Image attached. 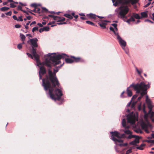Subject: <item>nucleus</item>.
<instances>
[{"label": "nucleus", "mask_w": 154, "mask_h": 154, "mask_svg": "<svg viewBox=\"0 0 154 154\" xmlns=\"http://www.w3.org/2000/svg\"><path fill=\"white\" fill-rule=\"evenodd\" d=\"M46 72V69L43 66H41L40 67V70L39 71L40 79H42V75L45 73Z\"/></svg>", "instance_id": "13"}, {"label": "nucleus", "mask_w": 154, "mask_h": 154, "mask_svg": "<svg viewBox=\"0 0 154 154\" xmlns=\"http://www.w3.org/2000/svg\"><path fill=\"white\" fill-rule=\"evenodd\" d=\"M15 27L16 28H19L21 27V25L19 24H16L15 25Z\"/></svg>", "instance_id": "38"}, {"label": "nucleus", "mask_w": 154, "mask_h": 154, "mask_svg": "<svg viewBox=\"0 0 154 154\" xmlns=\"http://www.w3.org/2000/svg\"><path fill=\"white\" fill-rule=\"evenodd\" d=\"M135 69L136 71L137 72L138 74L140 75L141 73L143 72L142 69L140 68L139 69H138L137 67H135Z\"/></svg>", "instance_id": "20"}, {"label": "nucleus", "mask_w": 154, "mask_h": 154, "mask_svg": "<svg viewBox=\"0 0 154 154\" xmlns=\"http://www.w3.org/2000/svg\"><path fill=\"white\" fill-rule=\"evenodd\" d=\"M140 138L138 136H136V139L134 141H132L130 143V144L131 145L137 146L136 144L138 143L139 142V139Z\"/></svg>", "instance_id": "14"}, {"label": "nucleus", "mask_w": 154, "mask_h": 154, "mask_svg": "<svg viewBox=\"0 0 154 154\" xmlns=\"http://www.w3.org/2000/svg\"><path fill=\"white\" fill-rule=\"evenodd\" d=\"M17 9L19 10H20L22 11V7L20 6H18L17 7Z\"/></svg>", "instance_id": "51"}, {"label": "nucleus", "mask_w": 154, "mask_h": 154, "mask_svg": "<svg viewBox=\"0 0 154 154\" xmlns=\"http://www.w3.org/2000/svg\"><path fill=\"white\" fill-rule=\"evenodd\" d=\"M38 39L36 38L32 39H30L27 41V43L31 45L32 48V53L34 56L35 59L36 61L37 65H38V64H41V62L39 60V56L36 52V49L34 48L37 47Z\"/></svg>", "instance_id": "6"}, {"label": "nucleus", "mask_w": 154, "mask_h": 154, "mask_svg": "<svg viewBox=\"0 0 154 154\" xmlns=\"http://www.w3.org/2000/svg\"><path fill=\"white\" fill-rule=\"evenodd\" d=\"M18 20H19L21 21H23V20L22 19V17L21 16L19 17V19H18Z\"/></svg>", "instance_id": "49"}, {"label": "nucleus", "mask_w": 154, "mask_h": 154, "mask_svg": "<svg viewBox=\"0 0 154 154\" xmlns=\"http://www.w3.org/2000/svg\"><path fill=\"white\" fill-rule=\"evenodd\" d=\"M65 20V18L64 17H60V21H63Z\"/></svg>", "instance_id": "43"}, {"label": "nucleus", "mask_w": 154, "mask_h": 154, "mask_svg": "<svg viewBox=\"0 0 154 154\" xmlns=\"http://www.w3.org/2000/svg\"><path fill=\"white\" fill-rule=\"evenodd\" d=\"M10 7L12 8H14L16 6V5L14 3H11L10 4Z\"/></svg>", "instance_id": "36"}, {"label": "nucleus", "mask_w": 154, "mask_h": 154, "mask_svg": "<svg viewBox=\"0 0 154 154\" xmlns=\"http://www.w3.org/2000/svg\"><path fill=\"white\" fill-rule=\"evenodd\" d=\"M20 37L22 41L24 42L25 40L26 37L23 34L20 33Z\"/></svg>", "instance_id": "23"}, {"label": "nucleus", "mask_w": 154, "mask_h": 154, "mask_svg": "<svg viewBox=\"0 0 154 154\" xmlns=\"http://www.w3.org/2000/svg\"><path fill=\"white\" fill-rule=\"evenodd\" d=\"M135 131L138 133H142V131L140 129L136 130Z\"/></svg>", "instance_id": "39"}, {"label": "nucleus", "mask_w": 154, "mask_h": 154, "mask_svg": "<svg viewBox=\"0 0 154 154\" xmlns=\"http://www.w3.org/2000/svg\"><path fill=\"white\" fill-rule=\"evenodd\" d=\"M64 15L66 17H67L69 19H72L73 18L72 16H71V15H70V14H64Z\"/></svg>", "instance_id": "28"}, {"label": "nucleus", "mask_w": 154, "mask_h": 154, "mask_svg": "<svg viewBox=\"0 0 154 154\" xmlns=\"http://www.w3.org/2000/svg\"><path fill=\"white\" fill-rule=\"evenodd\" d=\"M17 48L19 49H21L22 47V44H19L17 45Z\"/></svg>", "instance_id": "35"}, {"label": "nucleus", "mask_w": 154, "mask_h": 154, "mask_svg": "<svg viewBox=\"0 0 154 154\" xmlns=\"http://www.w3.org/2000/svg\"><path fill=\"white\" fill-rule=\"evenodd\" d=\"M131 149H128L127 151H126V153L127 154H128L130 153H131Z\"/></svg>", "instance_id": "45"}, {"label": "nucleus", "mask_w": 154, "mask_h": 154, "mask_svg": "<svg viewBox=\"0 0 154 154\" xmlns=\"http://www.w3.org/2000/svg\"><path fill=\"white\" fill-rule=\"evenodd\" d=\"M146 142H147L148 143H154V140H145Z\"/></svg>", "instance_id": "30"}, {"label": "nucleus", "mask_w": 154, "mask_h": 154, "mask_svg": "<svg viewBox=\"0 0 154 154\" xmlns=\"http://www.w3.org/2000/svg\"><path fill=\"white\" fill-rule=\"evenodd\" d=\"M9 8L8 7H3L2 8H1L0 9V10L2 11H5L7 10H8L9 9Z\"/></svg>", "instance_id": "27"}, {"label": "nucleus", "mask_w": 154, "mask_h": 154, "mask_svg": "<svg viewBox=\"0 0 154 154\" xmlns=\"http://www.w3.org/2000/svg\"><path fill=\"white\" fill-rule=\"evenodd\" d=\"M144 129H145V132L146 133H149V131L148 130V129L147 128H145Z\"/></svg>", "instance_id": "53"}, {"label": "nucleus", "mask_w": 154, "mask_h": 154, "mask_svg": "<svg viewBox=\"0 0 154 154\" xmlns=\"http://www.w3.org/2000/svg\"><path fill=\"white\" fill-rule=\"evenodd\" d=\"M112 25L114 27L116 31H117L118 29L117 28V24L116 23H112Z\"/></svg>", "instance_id": "32"}, {"label": "nucleus", "mask_w": 154, "mask_h": 154, "mask_svg": "<svg viewBox=\"0 0 154 154\" xmlns=\"http://www.w3.org/2000/svg\"><path fill=\"white\" fill-rule=\"evenodd\" d=\"M13 18L14 20H18L17 18L16 15L13 16Z\"/></svg>", "instance_id": "41"}, {"label": "nucleus", "mask_w": 154, "mask_h": 154, "mask_svg": "<svg viewBox=\"0 0 154 154\" xmlns=\"http://www.w3.org/2000/svg\"><path fill=\"white\" fill-rule=\"evenodd\" d=\"M148 123H146L144 122H142L141 124L142 128L143 129L147 128L148 126Z\"/></svg>", "instance_id": "18"}, {"label": "nucleus", "mask_w": 154, "mask_h": 154, "mask_svg": "<svg viewBox=\"0 0 154 154\" xmlns=\"http://www.w3.org/2000/svg\"><path fill=\"white\" fill-rule=\"evenodd\" d=\"M107 21L104 20L102 21L101 22L98 23L99 26L102 28L105 29L106 28V25L107 24Z\"/></svg>", "instance_id": "15"}, {"label": "nucleus", "mask_w": 154, "mask_h": 154, "mask_svg": "<svg viewBox=\"0 0 154 154\" xmlns=\"http://www.w3.org/2000/svg\"><path fill=\"white\" fill-rule=\"evenodd\" d=\"M125 93V91H123V92H122V94H121V97H124L123 96V94H124V93Z\"/></svg>", "instance_id": "59"}, {"label": "nucleus", "mask_w": 154, "mask_h": 154, "mask_svg": "<svg viewBox=\"0 0 154 154\" xmlns=\"http://www.w3.org/2000/svg\"><path fill=\"white\" fill-rule=\"evenodd\" d=\"M67 57L68 56L65 54L57 55L55 53H49L45 56L46 60L44 63L48 67H50L51 63H53L55 66L59 64L60 62V59L62 58L65 59L66 63H71L74 62H78L80 61V58L79 57L75 58L72 56L71 57L73 58L72 59L67 58Z\"/></svg>", "instance_id": "1"}, {"label": "nucleus", "mask_w": 154, "mask_h": 154, "mask_svg": "<svg viewBox=\"0 0 154 154\" xmlns=\"http://www.w3.org/2000/svg\"><path fill=\"white\" fill-rule=\"evenodd\" d=\"M39 32H40V33H41L42 32H43V31H44V30H43V28H40L39 29Z\"/></svg>", "instance_id": "48"}, {"label": "nucleus", "mask_w": 154, "mask_h": 154, "mask_svg": "<svg viewBox=\"0 0 154 154\" xmlns=\"http://www.w3.org/2000/svg\"><path fill=\"white\" fill-rule=\"evenodd\" d=\"M110 134H112L111 139L115 142V143L116 145H118L122 147L126 146L128 145L127 143L117 144V142L119 143L123 142V140H122L121 138H125L126 136L125 134H121L116 131L111 132Z\"/></svg>", "instance_id": "5"}, {"label": "nucleus", "mask_w": 154, "mask_h": 154, "mask_svg": "<svg viewBox=\"0 0 154 154\" xmlns=\"http://www.w3.org/2000/svg\"><path fill=\"white\" fill-rule=\"evenodd\" d=\"M113 3V5L117 6L118 4L122 5H128L131 3L132 5L134 4L137 2V0H112Z\"/></svg>", "instance_id": "9"}, {"label": "nucleus", "mask_w": 154, "mask_h": 154, "mask_svg": "<svg viewBox=\"0 0 154 154\" xmlns=\"http://www.w3.org/2000/svg\"><path fill=\"white\" fill-rule=\"evenodd\" d=\"M26 54L28 56V57H31V58L33 59V58H34V60H35V58L34 57H33L31 54H30L29 53H26Z\"/></svg>", "instance_id": "33"}, {"label": "nucleus", "mask_w": 154, "mask_h": 154, "mask_svg": "<svg viewBox=\"0 0 154 154\" xmlns=\"http://www.w3.org/2000/svg\"><path fill=\"white\" fill-rule=\"evenodd\" d=\"M60 17L57 16H54V20H56L57 22H60Z\"/></svg>", "instance_id": "26"}, {"label": "nucleus", "mask_w": 154, "mask_h": 154, "mask_svg": "<svg viewBox=\"0 0 154 154\" xmlns=\"http://www.w3.org/2000/svg\"><path fill=\"white\" fill-rule=\"evenodd\" d=\"M145 21H146V22H149L151 23H153V22L151 21V20H148V19L145 20Z\"/></svg>", "instance_id": "44"}, {"label": "nucleus", "mask_w": 154, "mask_h": 154, "mask_svg": "<svg viewBox=\"0 0 154 154\" xmlns=\"http://www.w3.org/2000/svg\"><path fill=\"white\" fill-rule=\"evenodd\" d=\"M137 95H134L132 97V100L133 99H135L137 98Z\"/></svg>", "instance_id": "46"}, {"label": "nucleus", "mask_w": 154, "mask_h": 154, "mask_svg": "<svg viewBox=\"0 0 154 154\" xmlns=\"http://www.w3.org/2000/svg\"><path fill=\"white\" fill-rule=\"evenodd\" d=\"M45 56V61L43 62L42 63H41V64L40 65L39 64H38V65H37L38 66H39V65H44L46 66H47V67H48L47 66L45 65V64L44 63V62L46 60V57H45V56ZM51 66L52 64H53L54 65L53 63H51ZM51 67V66L50 67H49V69H48V74L49 75V77L47 75L46 76V77L45 78V79L46 78L47 76L48 77V79L49 80V81L50 80L51 82L52 83H53V84L54 85H55V83L56 82V85H58L59 84V82L58 81L56 77V75L55 74L56 72H57L58 71V69H54V73H53L51 70L50 69V68Z\"/></svg>", "instance_id": "7"}, {"label": "nucleus", "mask_w": 154, "mask_h": 154, "mask_svg": "<svg viewBox=\"0 0 154 154\" xmlns=\"http://www.w3.org/2000/svg\"><path fill=\"white\" fill-rule=\"evenodd\" d=\"M152 19L153 20H154V14L153 13L152 14Z\"/></svg>", "instance_id": "64"}, {"label": "nucleus", "mask_w": 154, "mask_h": 154, "mask_svg": "<svg viewBox=\"0 0 154 154\" xmlns=\"http://www.w3.org/2000/svg\"><path fill=\"white\" fill-rule=\"evenodd\" d=\"M125 51V52H126V53L127 54H128V49H125V50H124Z\"/></svg>", "instance_id": "55"}, {"label": "nucleus", "mask_w": 154, "mask_h": 154, "mask_svg": "<svg viewBox=\"0 0 154 154\" xmlns=\"http://www.w3.org/2000/svg\"><path fill=\"white\" fill-rule=\"evenodd\" d=\"M31 6L33 7H34L35 8H36L37 7V5L36 4L34 3L32 4L31 5Z\"/></svg>", "instance_id": "42"}, {"label": "nucleus", "mask_w": 154, "mask_h": 154, "mask_svg": "<svg viewBox=\"0 0 154 154\" xmlns=\"http://www.w3.org/2000/svg\"><path fill=\"white\" fill-rule=\"evenodd\" d=\"M147 11L142 12L141 13V17H147Z\"/></svg>", "instance_id": "21"}, {"label": "nucleus", "mask_w": 154, "mask_h": 154, "mask_svg": "<svg viewBox=\"0 0 154 154\" xmlns=\"http://www.w3.org/2000/svg\"><path fill=\"white\" fill-rule=\"evenodd\" d=\"M122 123L123 127L126 129H128L130 127L129 126L126 125V122L125 119H122ZM124 132L125 134H132V132L128 130H125Z\"/></svg>", "instance_id": "11"}, {"label": "nucleus", "mask_w": 154, "mask_h": 154, "mask_svg": "<svg viewBox=\"0 0 154 154\" xmlns=\"http://www.w3.org/2000/svg\"><path fill=\"white\" fill-rule=\"evenodd\" d=\"M136 137V136L135 135H132V134H129V135L128 137H126L127 139H131V138H135Z\"/></svg>", "instance_id": "24"}, {"label": "nucleus", "mask_w": 154, "mask_h": 154, "mask_svg": "<svg viewBox=\"0 0 154 154\" xmlns=\"http://www.w3.org/2000/svg\"><path fill=\"white\" fill-rule=\"evenodd\" d=\"M125 93V91H123V92H122V94H121V97H124L123 96V94H124V93Z\"/></svg>", "instance_id": "58"}, {"label": "nucleus", "mask_w": 154, "mask_h": 154, "mask_svg": "<svg viewBox=\"0 0 154 154\" xmlns=\"http://www.w3.org/2000/svg\"><path fill=\"white\" fill-rule=\"evenodd\" d=\"M12 12L11 11H9L7 13H5V14L6 15L11 16V14Z\"/></svg>", "instance_id": "37"}, {"label": "nucleus", "mask_w": 154, "mask_h": 154, "mask_svg": "<svg viewBox=\"0 0 154 154\" xmlns=\"http://www.w3.org/2000/svg\"><path fill=\"white\" fill-rule=\"evenodd\" d=\"M36 13H40V9L39 8L36 7Z\"/></svg>", "instance_id": "40"}, {"label": "nucleus", "mask_w": 154, "mask_h": 154, "mask_svg": "<svg viewBox=\"0 0 154 154\" xmlns=\"http://www.w3.org/2000/svg\"><path fill=\"white\" fill-rule=\"evenodd\" d=\"M109 29L110 30L114 32V34L116 36V37L118 35H119L118 34V33L117 32V31L115 29V28L114 29V28H113L112 27H110L109 28Z\"/></svg>", "instance_id": "19"}, {"label": "nucleus", "mask_w": 154, "mask_h": 154, "mask_svg": "<svg viewBox=\"0 0 154 154\" xmlns=\"http://www.w3.org/2000/svg\"><path fill=\"white\" fill-rule=\"evenodd\" d=\"M145 144H141L140 146H138L136 147V148L137 149H139L141 150H142L143 149V147L144 146H145Z\"/></svg>", "instance_id": "25"}, {"label": "nucleus", "mask_w": 154, "mask_h": 154, "mask_svg": "<svg viewBox=\"0 0 154 154\" xmlns=\"http://www.w3.org/2000/svg\"><path fill=\"white\" fill-rule=\"evenodd\" d=\"M130 87H133L137 93H140L141 95L137 98L138 101H139L144 95L147 94V85L144 82H141L139 84L137 83L135 85L133 83L130 85Z\"/></svg>", "instance_id": "4"}, {"label": "nucleus", "mask_w": 154, "mask_h": 154, "mask_svg": "<svg viewBox=\"0 0 154 154\" xmlns=\"http://www.w3.org/2000/svg\"><path fill=\"white\" fill-rule=\"evenodd\" d=\"M44 31H48L49 30V28L48 26H45L43 28Z\"/></svg>", "instance_id": "31"}, {"label": "nucleus", "mask_w": 154, "mask_h": 154, "mask_svg": "<svg viewBox=\"0 0 154 154\" xmlns=\"http://www.w3.org/2000/svg\"><path fill=\"white\" fill-rule=\"evenodd\" d=\"M36 23V22L35 21H33L32 23L30 24V26H31L32 24H35Z\"/></svg>", "instance_id": "57"}, {"label": "nucleus", "mask_w": 154, "mask_h": 154, "mask_svg": "<svg viewBox=\"0 0 154 154\" xmlns=\"http://www.w3.org/2000/svg\"><path fill=\"white\" fill-rule=\"evenodd\" d=\"M146 101L147 105L149 109L148 116L150 118L152 121L154 122V112L152 111L153 106L149 98L147 95L146 96Z\"/></svg>", "instance_id": "8"}, {"label": "nucleus", "mask_w": 154, "mask_h": 154, "mask_svg": "<svg viewBox=\"0 0 154 154\" xmlns=\"http://www.w3.org/2000/svg\"><path fill=\"white\" fill-rule=\"evenodd\" d=\"M131 102H129L128 104L127 105V107H128V106H130V105H131Z\"/></svg>", "instance_id": "63"}, {"label": "nucleus", "mask_w": 154, "mask_h": 154, "mask_svg": "<svg viewBox=\"0 0 154 154\" xmlns=\"http://www.w3.org/2000/svg\"><path fill=\"white\" fill-rule=\"evenodd\" d=\"M26 36H29V37H32V36L31 35H30V34H27L26 35Z\"/></svg>", "instance_id": "61"}, {"label": "nucleus", "mask_w": 154, "mask_h": 154, "mask_svg": "<svg viewBox=\"0 0 154 154\" xmlns=\"http://www.w3.org/2000/svg\"><path fill=\"white\" fill-rule=\"evenodd\" d=\"M88 15H89V17L90 18L93 19H95L97 17V16L96 15L92 13H90Z\"/></svg>", "instance_id": "22"}, {"label": "nucleus", "mask_w": 154, "mask_h": 154, "mask_svg": "<svg viewBox=\"0 0 154 154\" xmlns=\"http://www.w3.org/2000/svg\"><path fill=\"white\" fill-rule=\"evenodd\" d=\"M129 10V9L127 6H122L116 9L115 11L118 13L119 17H120L121 18L123 19L124 21L127 23L128 24H130L131 22H134L135 21L134 18L137 19L140 18L141 17L138 14H134L129 19L126 20L127 18L125 15L128 13Z\"/></svg>", "instance_id": "3"}, {"label": "nucleus", "mask_w": 154, "mask_h": 154, "mask_svg": "<svg viewBox=\"0 0 154 154\" xmlns=\"http://www.w3.org/2000/svg\"><path fill=\"white\" fill-rule=\"evenodd\" d=\"M42 86L44 87L45 90L47 92L48 91V93L47 92V94H48L50 98L54 100H59L61 97L63 95V94L61 90L59 88H57L54 91V93L56 96L53 93L54 91V88L56 85L59 87V84L56 85V82L55 83V85H54L52 83L51 84V82L49 81L48 77L47 76L45 79H42Z\"/></svg>", "instance_id": "2"}, {"label": "nucleus", "mask_w": 154, "mask_h": 154, "mask_svg": "<svg viewBox=\"0 0 154 154\" xmlns=\"http://www.w3.org/2000/svg\"><path fill=\"white\" fill-rule=\"evenodd\" d=\"M86 23L88 24H90V25H92L93 26H95V24H94V23L91 21H88V20L86 21Z\"/></svg>", "instance_id": "29"}, {"label": "nucleus", "mask_w": 154, "mask_h": 154, "mask_svg": "<svg viewBox=\"0 0 154 154\" xmlns=\"http://www.w3.org/2000/svg\"><path fill=\"white\" fill-rule=\"evenodd\" d=\"M42 8L43 11H48V10L45 8L42 7Z\"/></svg>", "instance_id": "47"}, {"label": "nucleus", "mask_w": 154, "mask_h": 154, "mask_svg": "<svg viewBox=\"0 0 154 154\" xmlns=\"http://www.w3.org/2000/svg\"><path fill=\"white\" fill-rule=\"evenodd\" d=\"M38 27H35L32 28V32H34L38 31Z\"/></svg>", "instance_id": "34"}, {"label": "nucleus", "mask_w": 154, "mask_h": 154, "mask_svg": "<svg viewBox=\"0 0 154 154\" xmlns=\"http://www.w3.org/2000/svg\"><path fill=\"white\" fill-rule=\"evenodd\" d=\"M32 18L30 16H28L26 17V19L28 20H30Z\"/></svg>", "instance_id": "50"}, {"label": "nucleus", "mask_w": 154, "mask_h": 154, "mask_svg": "<svg viewBox=\"0 0 154 154\" xmlns=\"http://www.w3.org/2000/svg\"><path fill=\"white\" fill-rule=\"evenodd\" d=\"M32 11L36 13V8H35L32 10Z\"/></svg>", "instance_id": "56"}, {"label": "nucleus", "mask_w": 154, "mask_h": 154, "mask_svg": "<svg viewBox=\"0 0 154 154\" xmlns=\"http://www.w3.org/2000/svg\"><path fill=\"white\" fill-rule=\"evenodd\" d=\"M151 4L150 2H149L146 5H145V7H147L148 6H149Z\"/></svg>", "instance_id": "52"}, {"label": "nucleus", "mask_w": 154, "mask_h": 154, "mask_svg": "<svg viewBox=\"0 0 154 154\" xmlns=\"http://www.w3.org/2000/svg\"><path fill=\"white\" fill-rule=\"evenodd\" d=\"M145 104H143V107L142 108V106H141V103H140V104L138 105L137 107V108L138 110L139 111H140L141 110H142L143 112L145 113H146V112L145 110Z\"/></svg>", "instance_id": "16"}, {"label": "nucleus", "mask_w": 154, "mask_h": 154, "mask_svg": "<svg viewBox=\"0 0 154 154\" xmlns=\"http://www.w3.org/2000/svg\"><path fill=\"white\" fill-rule=\"evenodd\" d=\"M151 136L152 138H154V132L151 134Z\"/></svg>", "instance_id": "60"}, {"label": "nucleus", "mask_w": 154, "mask_h": 154, "mask_svg": "<svg viewBox=\"0 0 154 154\" xmlns=\"http://www.w3.org/2000/svg\"><path fill=\"white\" fill-rule=\"evenodd\" d=\"M131 87L130 86L127 89V93L128 96L129 97L131 96L132 95L131 91L129 89V88Z\"/></svg>", "instance_id": "17"}, {"label": "nucleus", "mask_w": 154, "mask_h": 154, "mask_svg": "<svg viewBox=\"0 0 154 154\" xmlns=\"http://www.w3.org/2000/svg\"><path fill=\"white\" fill-rule=\"evenodd\" d=\"M138 116L137 114L134 112H131L130 114L127 116V119L128 122L131 125H133V127H135L136 125L134 124L136 121L138 120Z\"/></svg>", "instance_id": "10"}, {"label": "nucleus", "mask_w": 154, "mask_h": 154, "mask_svg": "<svg viewBox=\"0 0 154 154\" xmlns=\"http://www.w3.org/2000/svg\"><path fill=\"white\" fill-rule=\"evenodd\" d=\"M48 16L49 17H52L53 18H54V15H51V14H49L48 15Z\"/></svg>", "instance_id": "62"}, {"label": "nucleus", "mask_w": 154, "mask_h": 154, "mask_svg": "<svg viewBox=\"0 0 154 154\" xmlns=\"http://www.w3.org/2000/svg\"><path fill=\"white\" fill-rule=\"evenodd\" d=\"M40 27H42L43 26L42 24L41 23H38L37 24Z\"/></svg>", "instance_id": "54"}, {"label": "nucleus", "mask_w": 154, "mask_h": 154, "mask_svg": "<svg viewBox=\"0 0 154 154\" xmlns=\"http://www.w3.org/2000/svg\"><path fill=\"white\" fill-rule=\"evenodd\" d=\"M117 39L118 40L123 50H125V48L126 45V43L125 41L123 40L119 35H118L116 37Z\"/></svg>", "instance_id": "12"}]
</instances>
